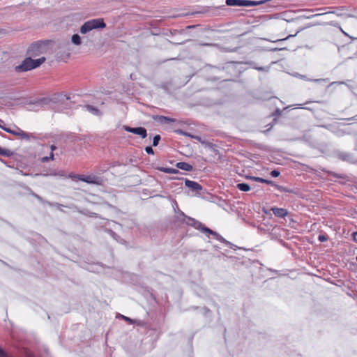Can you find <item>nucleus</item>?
<instances>
[{
  "mask_svg": "<svg viewBox=\"0 0 357 357\" xmlns=\"http://www.w3.org/2000/svg\"><path fill=\"white\" fill-rule=\"evenodd\" d=\"M45 60L46 59L45 57H41L37 59H33L30 56L27 57L20 65L15 67V71L20 73L33 70L39 67L45 61Z\"/></svg>",
  "mask_w": 357,
  "mask_h": 357,
  "instance_id": "obj_1",
  "label": "nucleus"
},
{
  "mask_svg": "<svg viewBox=\"0 0 357 357\" xmlns=\"http://www.w3.org/2000/svg\"><path fill=\"white\" fill-rule=\"evenodd\" d=\"M105 26L106 24L102 18L92 19L82 25L80 27V33L86 34L93 29H103Z\"/></svg>",
  "mask_w": 357,
  "mask_h": 357,
  "instance_id": "obj_2",
  "label": "nucleus"
},
{
  "mask_svg": "<svg viewBox=\"0 0 357 357\" xmlns=\"http://www.w3.org/2000/svg\"><path fill=\"white\" fill-rule=\"evenodd\" d=\"M180 216L183 218V219H180V217L178 216V219L182 222L185 223L188 225H190L192 227H194L196 229L199 230L202 233H206V232H211L210 229L206 227L204 225H203L201 222L190 218L188 217L185 215V213L182 211H180Z\"/></svg>",
  "mask_w": 357,
  "mask_h": 357,
  "instance_id": "obj_3",
  "label": "nucleus"
},
{
  "mask_svg": "<svg viewBox=\"0 0 357 357\" xmlns=\"http://www.w3.org/2000/svg\"><path fill=\"white\" fill-rule=\"evenodd\" d=\"M3 130L8 133L13 134V135L20 137L24 139L30 140L31 139H36V137L33 134L25 132L18 127H16L14 130L8 128H3Z\"/></svg>",
  "mask_w": 357,
  "mask_h": 357,
  "instance_id": "obj_4",
  "label": "nucleus"
},
{
  "mask_svg": "<svg viewBox=\"0 0 357 357\" xmlns=\"http://www.w3.org/2000/svg\"><path fill=\"white\" fill-rule=\"evenodd\" d=\"M123 128L127 132L139 135L142 139L146 137L147 136V131L143 127L131 128L128 126H124Z\"/></svg>",
  "mask_w": 357,
  "mask_h": 357,
  "instance_id": "obj_5",
  "label": "nucleus"
},
{
  "mask_svg": "<svg viewBox=\"0 0 357 357\" xmlns=\"http://www.w3.org/2000/svg\"><path fill=\"white\" fill-rule=\"evenodd\" d=\"M43 45L39 42L33 43L30 45L27 50V54L30 56H36L39 55L42 52Z\"/></svg>",
  "mask_w": 357,
  "mask_h": 357,
  "instance_id": "obj_6",
  "label": "nucleus"
},
{
  "mask_svg": "<svg viewBox=\"0 0 357 357\" xmlns=\"http://www.w3.org/2000/svg\"><path fill=\"white\" fill-rule=\"evenodd\" d=\"M85 178V183L89 184L102 185L105 182L103 178L93 174L86 176Z\"/></svg>",
  "mask_w": 357,
  "mask_h": 357,
  "instance_id": "obj_7",
  "label": "nucleus"
},
{
  "mask_svg": "<svg viewBox=\"0 0 357 357\" xmlns=\"http://www.w3.org/2000/svg\"><path fill=\"white\" fill-rule=\"evenodd\" d=\"M69 208H73V209H75L78 213L82 214V215H84L86 216H89V217H93V218H99V215L98 213H93V212H91L89 211V210L87 209H79L77 206L74 205V204H72L71 206H68Z\"/></svg>",
  "mask_w": 357,
  "mask_h": 357,
  "instance_id": "obj_8",
  "label": "nucleus"
},
{
  "mask_svg": "<svg viewBox=\"0 0 357 357\" xmlns=\"http://www.w3.org/2000/svg\"><path fill=\"white\" fill-rule=\"evenodd\" d=\"M185 185L186 187L191 189V190L193 192H199L202 190V186L200 184H199L197 182L190 181L188 179L185 181Z\"/></svg>",
  "mask_w": 357,
  "mask_h": 357,
  "instance_id": "obj_9",
  "label": "nucleus"
},
{
  "mask_svg": "<svg viewBox=\"0 0 357 357\" xmlns=\"http://www.w3.org/2000/svg\"><path fill=\"white\" fill-rule=\"evenodd\" d=\"M271 211H273V214L278 217L284 218L288 215V211L283 208L272 207Z\"/></svg>",
  "mask_w": 357,
  "mask_h": 357,
  "instance_id": "obj_10",
  "label": "nucleus"
},
{
  "mask_svg": "<svg viewBox=\"0 0 357 357\" xmlns=\"http://www.w3.org/2000/svg\"><path fill=\"white\" fill-rule=\"evenodd\" d=\"M153 119L161 124H169L175 122V119L165 116H154Z\"/></svg>",
  "mask_w": 357,
  "mask_h": 357,
  "instance_id": "obj_11",
  "label": "nucleus"
},
{
  "mask_svg": "<svg viewBox=\"0 0 357 357\" xmlns=\"http://www.w3.org/2000/svg\"><path fill=\"white\" fill-rule=\"evenodd\" d=\"M83 108L86 109L88 112L93 114V115L100 116L102 115V112L98 109L96 107L90 105H86L83 106Z\"/></svg>",
  "mask_w": 357,
  "mask_h": 357,
  "instance_id": "obj_12",
  "label": "nucleus"
},
{
  "mask_svg": "<svg viewBox=\"0 0 357 357\" xmlns=\"http://www.w3.org/2000/svg\"><path fill=\"white\" fill-rule=\"evenodd\" d=\"M176 167L184 171L190 172L193 169V167L185 162H179L176 163Z\"/></svg>",
  "mask_w": 357,
  "mask_h": 357,
  "instance_id": "obj_13",
  "label": "nucleus"
},
{
  "mask_svg": "<svg viewBox=\"0 0 357 357\" xmlns=\"http://www.w3.org/2000/svg\"><path fill=\"white\" fill-rule=\"evenodd\" d=\"M250 179H252L253 181H257V182H260V183H266L268 185H271L272 186H275V183H274L273 181L271 180H268V179H265V178H260V177H255V176H249L248 177Z\"/></svg>",
  "mask_w": 357,
  "mask_h": 357,
  "instance_id": "obj_14",
  "label": "nucleus"
},
{
  "mask_svg": "<svg viewBox=\"0 0 357 357\" xmlns=\"http://www.w3.org/2000/svg\"><path fill=\"white\" fill-rule=\"evenodd\" d=\"M176 132L178 133L181 134V135H185V136H188V137H189L190 138L195 139L199 141L201 144H204L205 143V141L202 140L201 137H199V136L191 135V134L188 133L186 132H184V131H183L181 130H178Z\"/></svg>",
  "mask_w": 357,
  "mask_h": 357,
  "instance_id": "obj_15",
  "label": "nucleus"
},
{
  "mask_svg": "<svg viewBox=\"0 0 357 357\" xmlns=\"http://www.w3.org/2000/svg\"><path fill=\"white\" fill-rule=\"evenodd\" d=\"M337 158L343 161L350 162L352 159V155L350 153L345 152H339Z\"/></svg>",
  "mask_w": 357,
  "mask_h": 357,
  "instance_id": "obj_16",
  "label": "nucleus"
},
{
  "mask_svg": "<svg viewBox=\"0 0 357 357\" xmlns=\"http://www.w3.org/2000/svg\"><path fill=\"white\" fill-rule=\"evenodd\" d=\"M211 232H206V234L214 236L219 241L225 243L226 244H231L229 241L225 240L222 236L218 234L216 231H214L210 229Z\"/></svg>",
  "mask_w": 357,
  "mask_h": 357,
  "instance_id": "obj_17",
  "label": "nucleus"
},
{
  "mask_svg": "<svg viewBox=\"0 0 357 357\" xmlns=\"http://www.w3.org/2000/svg\"><path fill=\"white\" fill-rule=\"evenodd\" d=\"M274 187L280 192H289V193L296 194V192L294 189H290V188H286V187H284L282 185H279L276 183Z\"/></svg>",
  "mask_w": 357,
  "mask_h": 357,
  "instance_id": "obj_18",
  "label": "nucleus"
},
{
  "mask_svg": "<svg viewBox=\"0 0 357 357\" xmlns=\"http://www.w3.org/2000/svg\"><path fill=\"white\" fill-rule=\"evenodd\" d=\"M72 43L75 45H79L82 43V39L79 35L78 34H73L71 38Z\"/></svg>",
  "mask_w": 357,
  "mask_h": 357,
  "instance_id": "obj_19",
  "label": "nucleus"
},
{
  "mask_svg": "<svg viewBox=\"0 0 357 357\" xmlns=\"http://www.w3.org/2000/svg\"><path fill=\"white\" fill-rule=\"evenodd\" d=\"M13 155V152L11 150L3 149L0 147V155L11 157Z\"/></svg>",
  "mask_w": 357,
  "mask_h": 357,
  "instance_id": "obj_20",
  "label": "nucleus"
},
{
  "mask_svg": "<svg viewBox=\"0 0 357 357\" xmlns=\"http://www.w3.org/2000/svg\"><path fill=\"white\" fill-rule=\"evenodd\" d=\"M158 170L160 172H165V173H169V174H177L178 173V170L176 169L173 168H168V167H160L158 168Z\"/></svg>",
  "mask_w": 357,
  "mask_h": 357,
  "instance_id": "obj_21",
  "label": "nucleus"
},
{
  "mask_svg": "<svg viewBox=\"0 0 357 357\" xmlns=\"http://www.w3.org/2000/svg\"><path fill=\"white\" fill-rule=\"evenodd\" d=\"M237 188L243 192H248L250 190V185L245 183H238L236 185Z\"/></svg>",
  "mask_w": 357,
  "mask_h": 357,
  "instance_id": "obj_22",
  "label": "nucleus"
},
{
  "mask_svg": "<svg viewBox=\"0 0 357 357\" xmlns=\"http://www.w3.org/2000/svg\"><path fill=\"white\" fill-rule=\"evenodd\" d=\"M331 130L335 135H336L338 137H342L348 133L345 132L344 130L340 128H334L332 129Z\"/></svg>",
  "mask_w": 357,
  "mask_h": 357,
  "instance_id": "obj_23",
  "label": "nucleus"
},
{
  "mask_svg": "<svg viewBox=\"0 0 357 357\" xmlns=\"http://www.w3.org/2000/svg\"><path fill=\"white\" fill-rule=\"evenodd\" d=\"M46 204L49 205L50 206H54L61 211H62L61 207L64 206L63 204H61L56 203V202H46Z\"/></svg>",
  "mask_w": 357,
  "mask_h": 357,
  "instance_id": "obj_24",
  "label": "nucleus"
},
{
  "mask_svg": "<svg viewBox=\"0 0 357 357\" xmlns=\"http://www.w3.org/2000/svg\"><path fill=\"white\" fill-rule=\"evenodd\" d=\"M70 177L72 178H77L79 181H84L85 182V177H86V175H83V174H73V175H70Z\"/></svg>",
  "mask_w": 357,
  "mask_h": 357,
  "instance_id": "obj_25",
  "label": "nucleus"
},
{
  "mask_svg": "<svg viewBox=\"0 0 357 357\" xmlns=\"http://www.w3.org/2000/svg\"><path fill=\"white\" fill-rule=\"evenodd\" d=\"M160 139H161L160 135H155L153 139V146H158Z\"/></svg>",
  "mask_w": 357,
  "mask_h": 357,
  "instance_id": "obj_26",
  "label": "nucleus"
},
{
  "mask_svg": "<svg viewBox=\"0 0 357 357\" xmlns=\"http://www.w3.org/2000/svg\"><path fill=\"white\" fill-rule=\"evenodd\" d=\"M328 237L327 235H324V234H320L318 236V240L320 241V242H324V241H326L328 240Z\"/></svg>",
  "mask_w": 357,
  "mask_h": 357,
  "instance_id": "obj_27",
  "label": "nucleus"
},
{
  "mask_svg": "<svg viewBox=\"0 0 357 357\" xmlns=\"http://www.w3.org/2000/svg\"><path fill=\"white\" fill-rule=\"evenodd\" d=\"M108 233L112 236V237L115 239L116 241H119V238H120L115 232H114L112 230H109Z\"/></svg>",
  "mask_w": 357,
  "mask_h": 357,
  "instance_id": "obj_28",
  "label": "nucleus"
},
{
  "mask_svg": "<svg viewBox=\"0 0 357 357\" xmlns=\"http://www.w3.org/2000/svg\"><path fill=\"white\" fill-rule=\"evenodd\" d=\"M145 151L148 153V154H154V151H153V149L151 146H146L145 148Z\"/></svg>",
  "mask_w": 357,
  "mask_h": 357,
  "instance_id": "obj_29",
  "label": "nucleus"
},
{
  "mask_svg": "<svg viewBox=\"0 0 357 357\" xmlns=\"http://www.w3.org/2000/svg\"><path fill=\"white\" fill-rule=\"evenodd\" d=\"M253 68H254L255 69H256V70H259V71H265V72H266V71H268V68L262 67V66H261V67L254 66Z\"/></svg>",
  "mask_w": 357,
  "mask_h": 357,
  "instance_id": "obj_30",
  "label": "nucleus"
},
{
  "mask_svg": "<svg viewBox=\"0 0 357 357\" xmlns=\"http://www.w3.org/2000/svg\"><path fill=\"white\" fill-rule=\"evenodd\" d=\"M280 174V172L276 169H274L271 172V175L273 177H278V176H279Z\"/></svg>",
  "mask_w": 357,
  "mask_h": 357,
  "instance_id": "obj_31",
  "label": "nucleus"
},
{
  "mask_svg": "<svg viewBox=\"0 0 357 357\" xmlns=\"http://www.w3.org/2000/svg\"><path fill=\"white\" fill-rule=\"evenodd\" d=\"M34 197H35L37 199H38L40 202H42V203H43V204H46V202H47V201L43 200V199L41 197H40L39 195H34Z\"/></svg>",
  "mask_w": 357,
  "mask_h": 357,
  "instance_id": "obj_32",
  "label": "nucleus"
},
{
  "mask_svg": "<svg viewBox=\"0 0 357 357\" xmlns=\"http://www.w3.org/2000/svg\"><path fill=\"white\" fill-rule=\"evenodd\" d=\"M203 145H204L206 147H209V148H213V144L209 142H206L205 141V143L204 144H202Z\"/></svg>",
  "mask_w": 357,
  "mask_h": 357,
  "instance_id": "obj_33",
  "label": "nucleus"
},
{
  "mask_svg": "<svg viewBox=\"0 0 357 357\" xmlns=\"http://www.w3.org/2000/svg\"><path fill=\"white\" fill-rule=\"evenodd\" d=\"M45 103V104L47 103V100L46 99H42V100H39L38 102H37V104L38 105H43Z\"/></svg>",
  "mask_w": 357,
  "mask_h": 357,
  "instance_id": "obj_34",
  "label": "nucleus"
},
{
  "mask_svg": "<svg viewBox=\"0 0 357 357\" xmlns=\"http://www.w3.org/2000/svg\"><path fill=\"white\" fill-rule=\"evenodd\" d=\"M0 357H6V353L1 347H0Z\"/></svg>",
  "mask_w": 357,
  "mask_h": 357,
  "instance_id": "obj_35",
  "label": "nucleus"
},
{
  "mask_svg": "<svg viewBox=\"0 0 357 357\" xmlns=\"http://www.w3.org/2000/svg\"><path fill=\"white\" fill-rule=\"evenodd\" d=\"M122 318L123 319H125L126 321L130 322V323H132L133 322V321L130 318H129V317H125V316L122 315Z\"/></svg>",
  "mask_w": 357,
  "mask_h": 357,
  "instance_id": "obj_36",
  "label": "nucleus"
},
{
  "mask_svg": "<svg viewBox=\"0 0 357 357\" xmlns=\"http://www.w3.org/2000/svg\"><path fill=\"white\" fill-rule=\"evenodd\" d=\"M50 160H49V158L47 156H45V157H43L41 158V162H48Z\"/></svg>",
  "mask_w": 357,
  "mask_h": 357,
  "instance_id": "obj_37",
  "label": "nucleus"
},
{
  "mask_svg": "<svg viewBox=\"0 0 357 357\" xmlns=\"http://www.w3.org/2000/svg\"><path fill=\"white\" fill-rule=\"evenodd\" d=\"M356 236H357V231H355L352 234V236H353V240L355 241V242H357V238H356Z\"/></svg>",
  "mask_w": 357,
  "mask_h": 357,
  "instance_id": "obj_38",
  "label": "nucleus"
},
{
  "mask_svg": "<svg viewBox=\"0 0 357 357\" xmlns=\"http://www.w3.org/2000/svg\"><path fill=\"white\" fill-rule=\"evenodd\" d=\"M4 121L1 119H0V128L3 130V128H6L4 126Z\"/></svg>",
  "mask_w": 357,
  "mask_h": 357,
  "instance_id": "obj_39",
  "label": "nucleus"
},
{
  "mask_svg": "<svg viewBox=\"0 0 357 357\" xmlns=\"http://www.w3.org/2000/svg\"><path fill=\"white\" fill-rule=\"evenodd\" d=\"M302 30H303V28H300L296 32L295 34H293V35H289V36H295L297 35L298 33H299L300 31H301Z\"/></svg>",
  "mask_w": 357,
  "mask_h": 357,
  "instance_id": "obj_40",
  "label": "nucleus"
},
{
  "mask_svg": "<svg viewBox=\"0 0 357 357\" xmlns=\"http://www.w3.org/2000/svg\"><path fill=\"white\" fill-rule=\"evenodd\" d=\"M51 174V175H54V176H56V175H59V176H63L64 175V174H63V172H59V173H58V174H56V173H52V174Z\"/></svg>",
  "mask_w": 357,
  "mask_h": 357,
  "instance_id": "obj_41",
  "label": "nucleus"
},
{
  "mask_svg": "<svg viewBox=\"0 0 357 357\" xmlns=\"http://www.w3.org/2000/svg\"><path fill=\"white\" fill-rule=\"evenodd\" d=\"M48 158H49L50 160H54V153L52 152H51L50 155Z\"/></svg>",
  "mask_w": 357,
  "mask_h": 357,
  "instance_id": "obj_42",
  "label": "nucleus"
},
{
  "mask_svg": "<svg viewBox=\"0 0 357 357\" xmlns=\"http://www.w3.org/2000/svg\"><path fill=\"white\" fill-rule=\"evenodd\" d=\"M162 88L167 90V83H165L162 85Z\"/></svg>",
  "mask_w": 357,
  "mask_h": 357,
  "instance_id": "obj_43",
  "label": "nucleus"
},
{
  "mask_svg": "<svg viewBox=\"0 0 357 357\" xmlns=\"http://www.w3.org/2000/svg\"><path fill=\"white\" fill-rule=\"evenodd\" d=\"M50 149H51V152L53 153V151L56 149V147L54 145H51Z\"/></svg>",
  "mask_w": 357,
  "mask_h": 357,
  "instance_id": "obj_44",
  "label": "nucleus"
},
{
  "mask_svg": "<svg viewBox=\"0 0 357 357\" xmlns=\"http://www.w3.org/2000/svg\"><path fill=\"white\" fill-rule=\"evenodd\" d=\"M324 128H328V129H330V128H332V126L331 125L329 126H323Z\"/></svg>",
  "mask_w": 357,
  "mask_h": 357,
  "instance_id": "obj_45",
  "label": "nucleus"
},
{
  "mask_svg": "<svg viewBox=\"0 0 357 357\" xmlns=\"http://www.w3.org/2000/svg\"><path fill=\"white\" fill-rule=\"evenodd\" d=\"M202 45L211 46V45H213V44L206 43V44H202Z\"/></svg>",
  "mask_w": 357,
  "mask_h": 357,
  "instance_id": "obj_46",
  "label": "nucleus"
},
{
  "mask_svg": "<svg viewBox=\"0 0 357 357\" xmlns=\"http://www.w3.org/2000/svg\"><path fill=\"white\" fill-rule=\"evenodd\" d=\"M339 84H345V82H339Z\"/></svg>",
  "mask_w": 357,
  "mask_h": 357,
  "instance_id": "obj_47",
  "label": "nucleus"
},
{
  "mask_svg": "<svg viewBox=\"0 0 357 357\" xmlns=\"http://www.w3.org/2000/svg\"><path fill=\"white\" fill-rule=\"evenodd\" d=\"M340 30H341V31H342V33H344L345 35H347V33L343 31V29H342L340 28Z\"/></svg>",
  "mask_w": 357,
  "mask_h": 357,
  "instance_id": "obj_48",
  "label": "nucleus"
},
{
  "mask_svg": "<svg viewBox=\"0 0 357 357\" xmlns=\"http://www.w3.org/2000/svg\"><path fill=\"white\" fill-rule=\"evenodd\" d=\"M178 208V204L176 203V206H174V208Z\"/></svg>",
  "mask_w": 357,
  "mask_h": 357,
  "instance_id": "obj_49",
  "label": "nucleus"
},
{
  "mask_svg": "<svg viewBox=\"0 0 357 357\" xmlns=\"http://www.w3.org/2000/svg\"><path fill=\"white\" fill-rule=\"evenodd\" d=\"M178 208V204L176 203V206H174V208Z\"/></svg>",
  "mask_w": 357,
  "mask_h": 357,
  "instance_id": "obj_50",
  "label": "nucleus"
},
{
  "mask_svg": "<svg viewBox=\"0 0 357 357\" xmlns=\"http://www.w3.org/2000/svg\"><path fill=\"white\" fill-rule=\"evenodd\" d=\"M192 27H193V26H188V29H190V28H192Z\"/></svg>",
  "mask_w": 357,
  "mask_h": 357,
  "instance_id": "obj_51",
  "label": "nucleus"
},
{
  "mask_svg": "<svg viewBox=\"0 0 357 357\" xmlns=\"http://www.w3.org/2000/svg\"><path fill=\"white\" fill-rule=\"evenodd\" d=\"M356 261H357V257H356Z\"/></svg>",
  "mask_w": 357,
  "mask_h": 357,
  "instance_id": "obj_52",
  "label": "nucleus"
}]
</instances>
